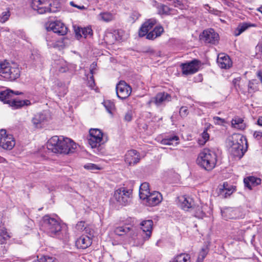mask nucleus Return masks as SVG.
Wrapping results in <instances>:
<instances>
[{
    "label": "nucleus",
    "instance_id": "1",
    "mask_svg": "<svg viewBox=\"0 0 262 262\" xmlns=\"http://www.w3.org/2000/svg\"><path fill=\"white\" fill-rule=\"evenodd\" d=\"M47 147L54 153L69 154L74 152L77 145L69 138L55 136L49 140Z\"/></svg>",
    "mask_w": 262,
    "mask_h": 262
},
{
    "label": "nucleus",
    "instance_id": "11",
    "mask_svg": "<svg viewBox=\"0 0 262 262\" xmlns=\"http://www.w3.org/2000/svg\"><path fill=\"white\" fill-rule=\"evenodd\" d=\"M200 39L206 43L216 45L219 41V35L213 29L204 30L200 35Z\"/></svg>",
    "mask_w": 262,
    "mask_h": 262
},
{
    "label": "nucleus",
    "instance_id": "33",
    "mask_svg": "<svg viewBox=\"0 0 262 262\" xmlns=\"http://www.w3.org/2000/svg\"><path fill=\"white\" fill-rule=\"evenodd\" d=\"M130 230V227L120 226L115 228L114 233L117 235L122 236L128 233Z\"/></svg>",
    "mask_w": 262,
    "mask_h": 262
},
{
    "label": "nucleus",
    "instance_id": "6",
    "mask_svg": "<svg viewBox=\"0 0 262 262\" xmlns=\"http://www.w3.org/2000/svg\"><path fill=\"white\" fill-rule=\"evenodd\" d=\"M0 75L4 78L12 81L20 76V70L17 63L0 61Z\"/></svg>",
    "mask_w": 262,
    "mask_h": 262
},
{
    "label": "nucleus",
    "instance_id": "45",
    "mask_svg": "<svg viewBox=\"0 0 262 262\" xmlns=\"http://www.w3.org/2000/svg\"><path fill=\"white\" fill-rule=\"evenodd\" d=\"M180 116L182 117H185L188 114V110L186 106H182L179 111Z\"/></svg>",
    "mask_w": 262,
    "mask_h": 262
},
{
    "label": "nucleus",
    "instance_id": "62",
    "mask_svg": "<svg viewBox=\"0 0 262 262\" xmlns=\"http://www.w3.org/2000/svg\"><path fill=\"white\" fill-rule=\"evenodd\" d=\"M262 6L259 7L258 8H257V10L259 12H260L261 13H262Z\"/></svg>",
    "mask_w": 262,
    "mask_h": 262
},
{
    "label": "nucleus",
    "instance_id": "36",
    "mask_svg": "<svg viewBox=\"0 0 262 262\" xmlns=\"http://www.w3.org/2000/svg\"><path fill=\"white\" fill-rule=\"evenodd\" d=\"M257 83L256 80L250 81L248 84V91L249 93H252L258 90Z\"/></svg>",
    "mask_w": 262,
    "mask_h": 262
},
{
    "label": "nucleus",
    "instance_id": "56",
    "mask_svg": "<svg viewBox=\"0 0 262 262\" xmlns=\"http://www.w3.org/2000/svg\"><path fill=\"white\" fill-rule=\"evenodd\" d=\"M7 239V236L4 235V236L0 234V244H4L6 240Z\"/></svg>",
    "mask_w": 262,
    "mask_h": 262
},
{
    "label": "nucleus",
    "instance_id": "8",
    "mask_svg": "<svg viewBox=\"0 0 262 262\" xmlns=\"http://www.w3.org/2000/svg\"><path fill=\"white\" fill-rule=\"evenodd\" d=\"M15 145V140L12 135L7 134L5 129L0 130V146L5 150H10Z\"/></svg>",
    "mask_w": 262,
    "mask_h": 262
},
{
    "label": "nucleus",
    "instance_id": "54",
    "mask_svg": "<svg viewBox=\"0 0 262 262\" xmlns=\"http://www.w3.org/2000/svg\"><path fill=\"white\" fill-rule=\"evenodd\" d=\"M0 234L4 236V235H6L7 236V239H8L10 236L7 233L6 229L3 227L0 228Z\"/></svg>",
    "mask_w": 262,
    "mask_h": 262
},
{
    "label": "nucleus",
    "instance_id": "25",
    "mask_svg": "<svg viewBox=\"0 0 262 262\" xmlns=\"http://www.w3.org/2000/svg\"><path fill=\"white\" fill-rule=\"evenodd\" d=\"M149 184L147 183H142L139 189V196L141 199L144 200L149 194Z\"/></svg>",
    "mask_w": 262,
    "mask_h": 262
},
{
    "label": "nucleus",
    "instance_id": "46",
    "mask_svg": "<svg viewBox=\"0 0 262 262\" xmlns=\"http://www.w3.org/2000/svg\"><path fill=\"white\" fill-rule=\"evenodd\" d=\"M84 167L85 169L92 170H98L99 169L97 165L92 163L86 164L84 166Z\"/></svg>",
    "mask_w": 262,
    "mask_h": 262
},
{
    "label": "nucleus",
    "instance_id": "34",
    "mask_svg": "<svg viewBox=\"0 0 262 262\" xmlns=\"http://www.w3.org/2000/svg\"><path fill=\"white\" fill-rule=\"evenodd\" d=\"M99 19L108 22L114 19V15L110 12H102L99 15Z\"/></svg>",
    "mask_w": 262,
    "mask_h": 262
},
{
    "label": "nucleus",
    "instance_id": "19",
    "mask_svg": "<svg viewBox=\"0 0 262 262\" xmlns=\"http://www.w3.org/2000/svg\"><path fill=\"white\" fill-rule=\"evenodd\" d=\"M179 205L184 210H188L190 208H192L194 206V203L193 199L186 195H182L178 198Z\"/></svg>",
    "mask_w": 262,
    "mask_h": 262
},
{
    "label": "nucleus",
    "instance_id": "16",
    "mask_svg": "<svg viewBox=\"0 0 262 262\" xmlns=\"http://www.w3.org/2000/svg\"><path fill=\"white\" fill-rule=\"evenodd\" d=\"M140 154L136 150L132 149L127 151L125 155L124 161L129 166H133L140 161Z\"/></svg>",
    "mask_w": 262,
    "mask_h": 262
},
{
    "label": "nucleus",
    "instance_id": "41",
    "mask_svg": "<svg viewBox=\"0 0 262 262\" xmlns=\"http://www.w3.org/2000/svg\"><path fill=\"white\" fill-rule=\"evenodd\" d=\"M227 186L228 184L227 183H224L223 185L222 186L223 188L221 189L222 192L224 193L225 197L227 195H230L232 193L231 189L228 188Z\"/></svg>",
    "mask_w": 262,
    "mask_h": 262
},
{
    "label": "nucleus",
    "instance_id": "22",
    "mask_svg": "<svg viewBox=\"0 0 262 262\" xmlns=\"http://www.w3.org/2000/svg\"><path fill=\"white\" fill-rule=\"evenodd\" d=\"M217 62L220 67L222 69H229L232 63L229 56L224 53L218 55Z\"/></svg>",
    "mask_w": 262,
    "mask_h": 262
},
{
    "label": "nucleus",
    "instance_id": "20",
    "mask_svg": "<svg viewBox=\"0 0 262 262\" xmlns=\"http://www.w3.org/2000/svg\"><path fill=\"white\" fill-rule=\"evenodd\" d=\"M171 96L167 93H159L153 98L152 102L157 106H160L165 104L166 102L170 101Z\"/></svg>",
    "mask_w": 262,
    "mask_h": 262
},
{
    "label": "nucleus",
    "instance_id": "10",
    "mask_svg": "<svg viewBox=\"0 0 262 262\" xmlns=\"http://www.w3.org/2000/svg\"><path fill=\"white\" fill-rule=\"evenodd\" d=\"M89 134L88 143L91 147L95 148L100 146L102 141V132L97 128H91L89 130Z\"/></svg>",
    "mask_w": 262,
    "mask_h": 262
},
{
    "label": "nucleus",
    "instance_id": "15",
    "mask_svg": "<svg viewBox=\"0 0 262 262\" xmlns=\"http://www.w3.org/2000/svg\"><path fill=\"white\" fill-rule=\"evenodd\" d=\"M47 29L48 31H52L59 35H65L68 31L67 27L60 21L51 22L47 27Z\"/></svg>",
    "mask_w": 262,
    "mask_h": 262
},
{
    "label": "nucleus",
    "instance_id": "30",
    "mask_svg": "<svg viewBox=\"0 0 262 262\" xmlns=\"http://www.w3.org/2000/svg\"><path fill=\"white\" fill-rule=\"evenodd\" d=\"M157 8L158 9V13L160 15H168L170 14V12L172 10L167 5L161 3L157 4Z\"/></svg>",
    "mask_w": 262,
    "mask_h": 262
},
{
    "label": "nucleus",
    "instance_id": "18",
    "mask_svg": "<svg viewBox=\"0 0 262 262\" xmlns=\"http://www.w3.org/2000/svg\"><path fill=\"white\" fill-rule=\"evenodd\" d=\"M157 21L154 18L149 19L146 21L140 27L139 30V36L143 37L147 35L149 31L156 25Z\"/></svg>",
    "mask_w": 262,
    "mask_h": 262
},
{
    "label": "nucleus",
    "instance_id": "2",
    "mask_svg": "<svg viewBox=\"0 0 262 262\" xmlns=\"http://www.w3.org/2000/svg\"><path fill=\"white\" fill-rule=\"evenodd\" d=\"M229 151L234 157L241 159L246 151L248 145L246 138L239 134L233 135L228 140Z\"/></svg>",
    "mask_w": 262,
    "mask_h": 262
},
{
    "label": "nucleus",
    "instance_id": "61",
    "mask_svg": "<svg viewBox=\"0 0 262 262\" xmlns=\"http://www.w3.org/2000/svg\"><path fill=\"white\" fill-rule=\"evenodd\" d=\"M256 48H257V49H258L260 51V49L262 48V46H261V45L258 44Z\"/></svg>",
    "mask_w": 262,
    "mask_h": 262
},
{
    "label": "nucleus",
    "instance_id": "53",
    "mask_svg": "<svg viewBox=\"0 0 262 262\" xmlns=\"http://www.w3.org/2000/svg\"><path fill=\"white\" fill-rule=\"evenodd\" d=\"M241 78L238 77L233 79L232 80V84L234 86V87L236 89L237 86H239V82L240 81Z\"/></svg>",
    "mask_w": 262,
    "mask_h": 262
},
{
    "label": "nucleus",
    "instance_id": "59",
    "mask_svg": "<svg viewBox=\"0 0 262 262\" xmlns=\"http://www.w3.org/2000/svg\"><path fill=\"white\" fill-rule=\"evenodd\" d=\"M256 124L259 126H262V120L260 119V118H259L258 119V120L256 121Z\"/></svg>",
    "mask_w": 262,
    "mask_h": 262
},
{
    "label": "nucleus",
    "instance_id": "50",
    "mask_svg": "<svg viewBox=\"0 0 262 262\" xmlns=\"http://www.w3.org/2000/svg\"><path fill=\"white\" fill-rule=\"evenodd\" d=\"M70 5L74 7L77 8L80 10H85L86 8L84 6H79L74 3V2L72 1L70 2Z\"/></svg>",
    "mask_w": 262,
    "mask_h": 262
},
{
    "label": "nucleus",
    "instance_id": "51",
    "mask_svg": "<svg viewBox=\"0 0 262 262\" xmlns=\"http://www.w3.org/2000/svg\"><path fill=\"white\" fill-rule=\"evenodd\" d=\"M140 16V14L138 12L134 11L132 13L130 17L133 19L134 21L137 20L139 16Z\"/></svg>",
    "mask_w": 262,
    "mask_h": 262
},
{
    "label": "nucleus",
    "instance_id": "47",
    "mask_svg": "<svg viewBox=\"0 0 262 262\" xmlns=\"http://www.w3.org/2000/svg\"><path fill=\"white\" fill-rule=\"evenodd\" d=\"M253 137L255 139L259 140L262 137V132L260 131L254 130L253 133Z\"/></svg>",
    "mask_w": 262,
    "mask_h": 262
},
{
    "label": "nucleus",
    "instance_id": "32",
    "mask_svg": "<svg viewBox=\"0 0 262 262\" xmlns=\"http://www.w3.org/2000/svg\"><path fill=\"white\" fill-rule=\"evenodd\" d=\"M250 26V25L247 23L239 24L236 29L234 30V35L236 36L239 35Z\"/></svg>",
    "mask_w": 262,
    "mask_h": 262
},
{
    "label": "nucleus",
    "instance_id": "3",
    "mask_svg": "<svg viewBox=\"0 0 262 262\" xmlns=\"http://www.w3.org/2000/svg\"><path fill=\"white\" fill-rule=\"evenodd\" d=\"M216 154L214 151L206 148L200 152L196 159L197 164L207 171L213 169L216 165Z\"/></svg>",
    "mask_w": 262,
    "mask_h": 262
},
{
    "label": "nucleus",
    "instance_id": "39",
    "mask_svg": "<svg viewBox=\"0 0 262 262\" xmlns=\"http://www.w3.org/2000/svg\"><path fill=\"white\" fill-rule=\"evenodd\" d=\"M81 32L85 38L88 36H92L93 35V30L90 27H86L82 29Z\"/></svg>",
    "mask_w": 262,
    "mask_h": 262
},
{
    "label": "nucleus",
    "instance_id": "17",
    "mask_svg": "<svg viewBox=\"0 0 262 262\" xmlns=\"http://www.w3.org/2000/svg\"><path fill=\"white\" fill-rule=\"evenodd\" d=\"M162 200V194L158 191L149 193L144 201L148 206H154L159 204Z\"/></svg>",
    "mask_w": 262,
    "mask_h": 262
},
{
    "label": "nucleus",
    "instance_id": "35",
    "mask_svg": "<svg viewBox=\"0 0 262 262\" xmlns=\"http://www.w3.org/2000/svg\"><path fill=\"white\" fill-rule=\"evenodd\" d=\"M103 104L107 112L112 114V111L115 108L114 103L110 100H105Z\"/></svg>",
    "mask_w": 262,
    "mask_h": 262
},
{
    "label": "nucleus",
    "instance_id": "48",
    "mask_svg": "<svg viewBox=\"0 0 262 262\" xmlns=\"http://www.w3.org/2000/svg\"><path fill=\"white\" fill-rule=\"evenodd\" d=\"M214 122L216 124H220L225 122V120L219 117L215 116L213 117Z\"/></svg>",
    "mask_w": 262,
    "mask_h": 262
},
{
    "label": "nucleus",
    "instance_id": "60",
    "mask_svg": "<svg viewBox=\"0 0 262 262\" xmlns=\"http://www.w3.org/2000/svg\"><path fill=\"white\" fill-rule=\"evenodd\" d=\"M258 76L260 79V80L262 82V73L260 71L258 72Z\"/></svg>",
    "mask_w": 262,
    "mask_h": 262
},
{
    "label": "nucleus",
    "instance_id": "5",
    "mask_svg": "<svg viewBox=\"0 0 262 262\" xmlns=\"http://www.w3.org/2000/svg\"><path fill=\"white\" fill-rule=\"evenodd\" d=\"M22 94L18 91L14 92L10 90H6L0 92V100L4 103L9 104L14 109H17L24 106H28L31 104L29 100H20L13 98L14 95H18Z\"/></svg>",
    "mask_w": 262,
    "mask_h": 262
},
{
    "label": "nucleus",
    "instance_id": "7",
    "mask_svg": "<svg viewBox=\"0 0 262 262\" xmlns=\"http://www.w3.org/2000/svg\"><path fill=\"white\" fill-rule=\"evenodd\" d=\"M32 7L39 14L55 12L57 11V7H52L51 3L47 0H33Z\"/></svg>",
    "mask_w": 262,
    "mask_h": 262
},
{
    "label": "nucleus",
    "instance_id": "37",
    "mask_svg": "<svg viewBox=\"0 0 262 262\" xmlns=\"http://www.w3.org/2000/svg\"><path fill=\"white\" fill-rule=\"evenodd\" d=\"M208 253L207 248H202L199 254L197 262H203Z\"/></svg>",
    "mask_w": 262,
    "mask_h": 262
},
{
    "label": "nucleus",
    "instance_id": "26",
    "mask_svg": "<svg viewBox=\"0 0 262 262\" xmlns=\"http://www.w3.org/2000/svg\"><path fill=\"white\" fill-rule=\"evenodd\" d=\"M222 217L226 220L236 218L235 211L232 208H226L221 210Z\"/></svg>",
    "mask_w": 262,
    "mask_h": 262
},
{
    "label": "nucleus",
    "instance_id": "4",
    "mask_svg": "<svg viewBox=\"0 0 262 262\" xmlns=\"http://www.w3.org/2000/svg\"><path fill=\"white\" fill-rule=\"evenodd\" d=\"M62 226L57 219L48 215H45L40 221V229L50 236L59 235Z\"/></svg>",
    "mask_w": 262,
    "mask_h": 262
},
{
    "label": "nucleus",
    "instance_id": "58",
    "mask_svg": "<svg viewBox=\"0 0 262 262\" xmlns=\"http://www.w3.org/2000/svg\"><path fill=\"white\" fill-rule=\"evenodd\" d=\"M45 258H43L42 256H41L39 259L34 260L33 262H44Z\"/></svg>",
    "mask_w": 262,
    "mask_h": 262
},
{
    "label": "nucleus",
    "instance_id": "38",
    "mask_svg": "<svg viewBox=\"0 0 262 262\" xmlns=\"http://www.w3.org/2000/svg\"><path fill=\"white\" fill-rule=\"evenodd\" d=\"M10 13L9 10L3 12L0 16V21L2 23H5L9 18Z\"/></svg>",
    "mask_w": 262,
    "mask_h": 262
},
{
    "label": "nucleus",
    "instance_id": "29",
    "mask_svg": "<svg viewBox=\"0 0 262 262\" xmlns=\"http://www.w3.org/2000/svg\"><path fill=\"white\" fill-rule=\"evenodd\" d=\"M46 120L45 116L42 114L36 115L32 119V122L35 127H40L41 124Z\"/></svg>",
    "mask_w": 262,
    "mask_h": 262
},
{
    "label": "nucleus",
    "instance_id": "27",
    "mask_svg": "<svg viewBox=\"0 0 262 262\" xmlns=\"http://www.w3.org/2000/svg\"><path fill=\"white\" fill-rule=\"evenodd\" d=\"M179 143V137L178 136L173 135L167 137L162 140V143L164 145H176Z\"/></svg>",
    "mask_w": 262,
    "mask_h": 262
},
{
    "label": "nucleus",
    "instance_id": "28",
    "mask_svg": "<svg viewBox=\"0 0 262 262\" xmlns=\"http://www.w3.org/2000/svg\"><path fill=\"white\" fill-rule=\"evenodd\" d=\"M232 126L239 129H244L246 127V125L244 122L243 119L238 117H235L231 121Z\"/></svg>",
    "mask_w": 262,
    "mask_h": 262
},
{
    "label": "nucleus",
    "instance_id": "31",
    "mask_svg": "<svg viewBox=\"0 0 262 262\" xmlns=\"http://www.w3.org/2000/svg\"><path fill=\"white\" fill-rule=\"evenodd\" d=\"M190 257L189 255L185 253H181L176 256L171 262H190Z\"/></svg>",
    "mask_w": 262,
    "mask_h": 262
},
{
    "label": "nucleus",
    "instance_id": "13",
    "mask_svg": "<svg viewBox=\"0 0 262 262\" xmlns=\"http://www.w3.org/2000/svg\"><path fill=\"white\" fill-rule=\"evenodd\" d=\"M200 65V61L196 59L189 62L182 63L181 67L183 74L188 75L196 73L199 70Z\"/></svg>",
    "mask_w": 262,
    "mask_h": 262
},
{
    "label": "nucleus",
    "instance_id": "9",
    "mask_svg": "<svg viewBox=\"0 0 262 262\" xmlns=\"http://www.w3.org/2000/svg\"><path fill=\"white\" fill-rule=\"evenodd\" d=\"M132 192L125 188H121L116 190L114 194L115 200L120 204L126 205L130 201Z\"/></svg>",
    "mask_w": 262,
    "mask_h": 262
},
{
    "label": "nucleus",
    "instance_id": "40",
    "mask_svg": "<svg viewBox=\"0 0 262 262\" xmlns=\"http://www.w3.org/2000/svg\"><path fill=\"white\" fill-rule=\"evenodd\" d=\"M59 64L60 66L58 67V71L60 73L66 72L68 70L66 62L63 60L59 61Z\"/></svg>",
    "mask_w": 262,
    "mask_h": 262
},
{
    "label": "nucleus",
    "instance_id": "14",
    "mask_svg": "<svg viewBox=\"0 0 262 262\" xmlns=\"http://www.w3.org/2000/svg\"><path fill=\"white\" fill-rule=\"evenodd\" d=\"M116 93L119 98L125 99L131 94L132 88L125 81H121L116 85Z\"/></svg>",
    "mask_w": 262,
    "mask_h": 262
},
{
    "label": "nucleus",
    "instance_id": "52",
    "mask_svg": "<svg viewBox=\"0 0 262 262\" xmlns=\"http://www.w3.org/2000/svg\"><path fill=\"white\" fill-rule=\"evenodd\" d=\"M132 115L130 112H127L124 116V119L126 121H130L132 120Z\"/></svg>",
    "mask_w": 262,
    "mask_h": 262
},
{
    "label": "nucleus",
    "instance_id": "63",
    "mask_svg": "<svg viewBox=\"0 0 262 262\" xmlns=\"http://www.w3.org/2000/svg\"><path fill=\"white\" fill-rule=\"evenodd\" d=\"M31 59H35V56L34 55H32V56L31 57Z\"/></svg>",
    "mask_w": 262,
    "mask_h": 262
},
{
    "label": "nucleus",
    "instance_id": "57",
    "mask_svg": "<svg viewBox=\"0 0 262 262\" xmlns=\"http://www.w3.org/2000/svg\"><path fill=\"white\" fill-rule=\"evenodd\" d=\"M97 66L96 63L94 62L91 66V69H90V72L92 75L93 74V71L96 68V67Z\"/></svg>",
    "mask_w": 262,
    "mask_h": 262
},
{
    "label": "nucleus",
    "instance_id": "21",
    "mask_svg": "<svg viewBox=\"0 0 262 262\" xmlns=\"http://www.w3.org/2000/svg\"><path fill=\"white\" fill-rule=\"evenodd\" d=\"M92 243V241L90 237L82 235L76 240L75 244L78 248L85 249L90 246Z\"/></svg>",
    "mask_w": 262,
    "mask_h": 262
},
{
    "label": "nucleus",
    "instance_id": "55",
    "mask_svg": "<svg viewBox=\"0 0 262 262\" xmlns=\"http://www.w3.org/2000/svg\"><path fill=\"white\" fill-rule=\"evenodd\" d=\"M43 258H45V261L44 262H55L54 261V259L52 257H50L48 256H43Z\"/></svg>",
    "mask_w": 262,
    "mask_h": 262
},
{
    "label": "nucleus",
    "instance_id": "49",
    "mask_svg": "<svg viewBox=\"0 0 262 262\" xmlns=\"http://www.w3.org/2000/svg\"><path fill=\"white\" fill-rule=\"evenodd\" d=\"M88 85L92 89H93L95 86V81L93 75H92L90 77V80H89L88 82Z\"/></svg>",
    "mask_w": 262,
    "mask_h": 262
},
{
    "label": "nucleus",
    "instance_id": "12",
    "mask_svg": "<svg viewBox=\"0 0 262 262\" xmlns=\"http://www.w3.org/2000/svg\"><path fill=\"white\" fill-rule=\"evenodd\" d=\"M152 225L153 222L151 220L143 221L140 223L143 234L142 235L143 239L138 243V245H142L145 241L150 238L152 233Z\"/></svg>",
    "mask_w": 262,
    "mask_h": 262
},
{
    "label": "nucleus",
    "instance_id": "64",
    "mask_svg": "<svg viewBox=\"0 0 262 262\" xmlns=\"http://www.w3.org/2000/svg\"><path fill=\"white\" fill-rule=\"evenodd\" d=\"M36 59H39V57H38V56H36Z\"/></svg>",
    "mask_w": 262,
    "mask_h": 262
},
{
    "label": "nucleus",
    "instance_id": "44",
    "mask_svg": "<svg viewBox=\"0 0 262 262\" xmlns=\"http://www.w3.org/2000/svg\"><path fill=\"white\" fill-rule=\"evenodd\" d=\"M208 128H205V129L204 130L203 132L202 133V137L203 139V143H205L209 138V135L207 133ZM200 144H202L200 143Z\"/></svg>",
    "mask_w": 262,
    "mask_h": 262
},
{
    "label": "nucleus",
    "instance_id": "24",
    "mask_svg": "<svg viewBox=\"0 0 262 262\" xmlns=\"http://www.w3.org/2000/svg\"><path fill=\"white\" fill-rule=\"evenodd\" d=\"M164 31V28L162 26H157L147 34L146 38L149 40H154L156 38L161 36Z\"/></svg>",
    "mask_w": 262,
    "mask_h": 262
},
{
    "label": "nucleus",
    "instance_id": "42",
    "mask_svg": "<svg viewBox=\"0 0 262 262\" xmlns=\"http://www.w3.org/2000/svg\"><path fill=\"white\" fill-rule=\"evenodd\" d=\"M75 228L77 230L81 231L84 230H85L86 232H87L88 229L86 227H85V222H79L76 225Z\"/></svg>",
    "mask_w": 262,
    "mask_h": 262
},
{
    "label": "nucleus",
    "instance_id": "23",
    "mask_svg": "<svg viewBox=\"0 0 262 262\" xmlns=\"http://www.w3.org/2000/svg\"><path fill=\"white\" fill-rule=\"evenodd\" d=\"M261 179L253 176H249L244 179V183L245 187L248 188L249 190L261 183Z\"/></svg>",
    "mask_w": 262,
    "mask_h": 262
},
{
    "label": "nucleus",
    "instance_id": "43",
    "mask_svg": "<svg viewBox=\"0 0 262 262\" xmlns=\"http://www.w3.org/2000/svg\"><path fill=\"white\" fill-rule=\"evenodd\" d=\"M104 40L108 43H113L114 41L113 34L111 32L107 33L104 37Z\"/></svg>",
    "mask_w": 262,
    "mask_h": 262
}]
</instances>
